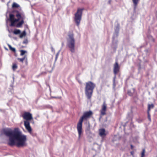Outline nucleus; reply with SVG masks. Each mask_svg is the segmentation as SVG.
Listing matches in <instances>:
<instances>
[{
    "label": "nucleus",
    "instance_id": "nucleus-19",
    "mask_svg": "<svg viewBox=\"0 0 157 157\" xmlns=\"http://www.w3.org/2000/svg\"><path fill=\"white\" fill-rule=\"evenodd\" d=\"M116 78V76H115L113 78V86L114 87H115L116 86V84L115 83V80Z\"/></svg>",
    "mask_w": 157,
    "mask_h": 157
},
{
    "label": "nucleus",
    "instance_id": "nucleus-28",
    "mask_svg": "<svg viewBox=\"0 0 157 157\" xmlns=\"http://www.w3.org/2000/svg\"><path fill=\"white\" fill-rule=\"evenodd\" d=\"M23 43H26V42H25V41H24Z\"/></svg>",
    "mask_w": 157,
    "mask_h": 157
},
{
    "label": "nucleus",
    "instance_id": "nucleus-11",
    "mask_svg": "<svg viewBox=\"0 0 157 157\" xmlns=\"http://www.w3.org/2000/svg\"><path fill=\"white\" fill-rule=\"evenodd\" d=\"M133 4L134 9L135 10L139 3L140 0H132Z\"/></svg>",
    "mask_w": 157,
    "mask_h": 157
},
{
    "label": "nucleus",
    "instance_id": "nucleus-27",
    "mask_svg": "<svg viewBox=\"0 0 157 157\" xmlns=\"http://www.w3.org/2000/svg\"><path fill=\"white\" fill-rule=\"evenodd\" d=\"M137 121L139 123H140L142 121H138V120H137Z\"/></svg>",
    "mask_w": 157,
    "mask_h": 157
},
{
    "label": "nucleus",
    "instance_id": "nucleus-10",
    "mask_svg": "<svg viewBox=\"0 0 157 157\" xmlns=\"http://www.w3.org/2000/svg\"><path fill=\"white\" fill-rule=\"evenodd\" d=\"M99 135L101 136H105V130L104 128H101L99 130Z\"/></svg>",
    "mask_w": 157,
    "mask_h": 157
},
{
    "label": "nucleus",
    "instance_id": "nucleus-3",
    "mask_svg": "<svg viewBox=\"0 0 157 157\" xmlns=\"http://www.w3.org/2000/svg\"><path fill=\"white\" fill-rule=\"evenodd\" d=\"M93 113L91 111H86L83 113L82 115L80 117L77 123V128L78 133V137L80 139L82 133V125L84 121H87L93 115Z\"/></svg>",
    "mask_w": 157,
    "mask_h": 157
},
{
    "label": "nucleus",
    "instance_id": "nucleus-24",
    "mask_svg": "<svg viewBox=\"0 0 157 157\" xmlns=\"http://www.w3.org/2000/svg\"><path fill=\"white\" fill-rule=\"evenodd\" d=\"M54 98H59V99H61V97H54Z\"/></svg>",
    "mask_w": 157,
    "mask_h": 157
},
{
    "label": "nucleus",
    "instance_id": "nucleus-9",
    "mask_svg": "<svg viewBox=\"0 0 157 157\" xmlns=\"http://www.w3.org/2000/svg\"><path fill=\"white\" fill-rule=\"evenodd\" d=\"M107 105L105 101L103 102L102 106V108L100 110L101 114L102 115H104L106 114V111Z\"/></svg>",
    "mask_w": 157,
    "mask_h": 157
},
{
    "label": "nucleus",
    "instance_id": "nucleus-2",
    "mask_svg": "<svg viewBox=\"0 0 157 157\" xmlns=\"http://www.w3.org/2000/svg\"><path fill=\"white\" fill-rule=\"evenodd\" d=\"M16 16L17 19L14 18V16L13 14H10L9 15V20L10 22V26H14L15 23L19 22L16 25V26L17 28L22 27V25L24 23V19L25 18V16L24 14H22L17 11Z\"/></svg>",
    "mask_w": 157,
    "mask_h": 157
},
{
    "label": "nucleus",
    "instance_id": "nucleus-23",
    "mask_svg": "<svg viewBox=\"0 0 157 157\" xmlns=\"http://www.w3.org/2000/svg\"><path fill=\"white\" fill-rule=\"evenodd\" d=\"M130 146H131V149H133V146L131 144V145Z\"/></svg>",
    "mask_w": 157,
    "mask_h": 157
},
{
    "label": "nucleus",
    "instance_id": "nucleus-20",
    "mask_svg": "<svg viewBox=\"0 0 157 157\" xmlns=\"http://www.w3.org/2000/svg\"><path fill=\"white\" fill-rule=\"evenodd\" d=\"M21 52L20 55L21 56H23L25 53H26V51L24 50H21L20 51Z\"/></svg>",
    "mask_w": 157,
    "mask_h": 157
},
{
    "label": "nucleus",
    "instance_id": "nucleus-18",
    "mask_svg": "<svg viewBox=\"0 0 157 157\" xmlns=\"http://www.w3.org/2000/svg\"><path fill=\"white\" fill-rule=\"evenodd\" d=\"M12 7L13 8H18L19 7V6L18 4H17L15 2H13L12 5Z\"/></svg>",
    "mask_w": 157,
    "mask_h": 157
},
{
    "label": "nucleus",
    "instance_id": "nucleus-25",
    "mask_svg": "<svg viewBox=\"0 0 157 157\" xmlns=\"http://www.w3.org/2000/svg\"><path fill=\"white\" fill-rule=\"evenodd\" d=\"M130 153H131V154L132 155H133V153H134V152H133V151H131V152H130Z\"/></svg>",
    "mask_w": 157,
    "mask_h": 157
},
{
    "label": "nucleus",
    "instance_id": "nucleus-8",
    "mask_svg": "<svg viewBox=\"0 0 157 157\" xmlns=\"http://www.w3.org/2000/svg\"><path fill=\"white\" fill-rule=\"evenodd\" d=\"M120 67L119 65L117 62H116L114 64L113 72L115 75V76H116V74L119 71Z\"/></svg>",
    "mask_w": 157,
    "mask_h": 157
},
{
    "label": "nucleus",
    "instance_id": "nucleus-16",
    "mask_svg": "<svg viewBox=\"0 0 157 157\" xmlns=\"http://www.w3.org/2000/svg\"><path fill=\"white\" fill-rule=\"evenodd\" d=\"M26 35V33L25 31H24L22 32V33H20V35H19V37L20 38H22L23 37L25 36Z\"/></svg>",
    "mask_w": 157,
    "mask_h": 157
},
{
    "label": "nucleus",
    "instance_id": "nucleus-13",
    "mask_svg": "<svg viewBox=\"0 0 157 157\" xmlns=\"http://www.w3.org/2000/svg\"><path fill=\"white\" fill-rule=\"evenodd\" d=\"M17 67L18 66L16 63H14L13 64L12 69L13 71H15L17 69Z\"/></svg>",
    "mask_w": 157,
    "mask_h": 157
},
{
    "label": "nucleus",
    "instance_id": "nucleus-1",
    "mask_svg": "<svg viewBox=\"0 0 157 157\" xmlns=\"http://www.w3.org/2000/svg\"><path fill=\"white\" fill-rule=\"evenodd\" d=\"M3 134L9 138L8 144L10 146L16 145L18 147L26 146V136L22 134L18 128L12 130L11 128L4 129Z\"/></svg>",
    "mask_w": 157,
    "mask_h": 157
},
{
    "label": "nucleus",
    "instance_id": "nucleus-14",
    "mask_svg": "<svg viewBox=\"0 0 157 157\" xmlns=\"http://www.w3.org/2000/svg\"><path fill=\"white\" fill-rule=\"evenodd\" d=\"M13 33L15 35H18L21 33V31L19 29H16L14 30Z\"/></svg>",
    "mask_w": 157,
    "mask_h": 157
},
{
    "label": "nucleus",
    "instance_id": "nucleus-12",
    "mask_svg": "<svg viewBox=\"0 0 157 157\" xmlns=\"http://www.w3.org/2000/svg\"><path fill=\"white\" fill-rule=\"evenodd\" d=\"M154 105L153 104H150L148 105V109L147 112H150L151 109H153L154 107Z\"/></svg>",
    "mask_w": 157,
    "mask_h": 157
},
{
    "label": "nucleus",
    "instance_id": "nucleus-6",
    "mask_svg": "<svg viewBox=\"0 0 157 157\" xmlns=\"http://www.w3.org/2000/svg\"><path fill=\"white\" fill-rule=\"evenodd\" d=\"M69 38L67 39V45L70 48V51L72 53L75 52V40L74 38V35L72 33H69Z\"/></svg>",
    "mask_w": 157,
    "mask_h": 157
},
{
    "label": "nucleus",
    "instance_id": "nucleus-22",
    "mask_svg": "<svg viewBox=\"0 0 157 157\" xmlns=\"http://www.w3.org/2000/svg\"><path fill=\"white\" fill-rule=\"evenodd\" d=\"M147 117L148 120L149 121L151 122V116L150 114V112H147Z\"/></svg>",
    "mask_w": 157,
    "mask_h": 157
},
{
    "label": "nucleus",
    "instance_id": "nucleus-15",
    "mask_svg": "<svg viewBox=\"0 0 157 157\" xmlns=\"http://www.w3.org/2000/svg\"><path fill=\"white\" fill-rule=\"evenodd\" d=\"M8 46L10 50L14 52H16V49L12 47V46L9 44H8Z\"/></svg>",
    "mask_w": 157,
    "mask_h": 157
},
{
    "label": "nucleus",
    "instance_id": "nucleus-5",
    "mask_svg": "<svg viewBox=\"0 0 157 157\" xmlns=\"http://www.w3.org/2000/svg\"><path fill=\"white\" fill-rule=\"evenodd\" d=\"M23 118L26 120L24 121V125L27 131L30 133L32 132V129L30 125L29 121H31L33 119L32 114L28 112H25L22 116Z\"/></svg>",
    "mask_w": 157,
    "mask_h": 157
},
{
    "label": "nucleus",
    "instance_id": "nucleus-26",
    "mask_svg": "<svg viewBox=\"0 0 157 157\" xmlns=\"http://www.w3.org/2000/svg\"><path fill=\"white\" fill-rule=\"evenodd\" d=\"M58 56V53H57L56 55V59Z\"/></svg>",
    "mask_w": 157,
    "mask_h": 157
},
{
    "label": "nucleus",
    "instance_id": "nucleus-21",
    "mask_svg": "<svg viewBox=\"0 0 157 157\" xmlns=\"http://www.w3.org/2000/svg\"><path fill=\"white\" fill-rule=\"evenodd\" d=\"M145 149H143L142 150V151L141 153V157H144L145 156Z\"/></svg>",
    "mask_w": 157,
    "mask_h": 157
},
{
    "label": "nucleus",
    "instance_id": "nucleus-17",
    "mask_svg": "<svg viewBox=\"0 0 157 157\" xmlns=\"http://www.w3.org/2000/svg\"><path fill=\"white\" fill-rule=\"evenodd\" d=\"M25 59H26V61H27V57L26 56H25L24 57H23L22 58H18V59L20 62H21L23 63V62L24 60Z\"/></svg>",
    "mask_w": 157,
    "mask_h": 157
},
{
    "label": "nucleus",
    "instance_id": "nucleus-4",
    "mask_svg": "<svg viewBox=\"0 0 157 157\" xmlns=\"http://www.w3.org/2000/svg\"><path fill=\"white\" fill-rule=\"evenodd\" d=\"M95 86V84L91 81L86 82L85 89V94L88 99L90 100Z\"/></svg>",
    "mask_w": 157,
    "mask_h": 157
},
{
    "label": "nucleus",
    "instance_id": "nucleus-7",
    "mask_svg": "<svg viewBox=\"0 0 157 157\" xmlns=\"http://www.w3.org/2000/svg\"><path fill=\"white\" fill-rule=\"evenodd\" d=\"M83 9H78L76 12L75 14L74 20L76 25L79 26L82 19V11Z\"/></svg>",
    "mask_w": 157,
    "mask_h": 157
}]
</instances>
